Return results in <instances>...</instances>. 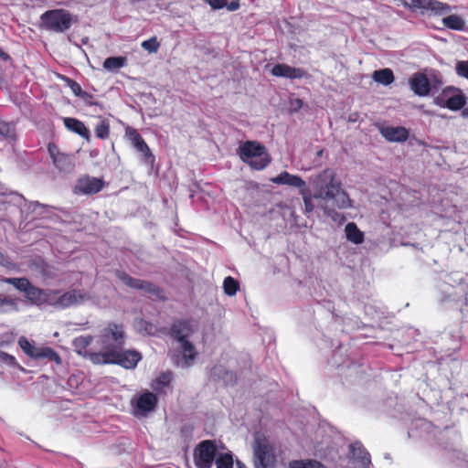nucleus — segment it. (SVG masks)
Returning <instances> with one entry per match:
<instances>
[{
	"label": "nucleus",
	"instance_id": "obj_1",
	"mask_svg": "<svg viewBox=\"0 0 468 468\" xmlns=\"http://www.w3.org/2000/svg\"><path fill=\"white\" fill-rule=\"evenodd\" d=\"M314 189V197L324 201L332 200L339 209L353 207V200L342 188L341 181L336 178L335 172L331 168L324 169L310 177Z\"/></svg>",
	"mask_w": 468,
	"mask_h": 468
},
{
	"label": "nucleus",
	"instance_id": "obj_2",
	"mask_svg": "<svg viewBox=\"0 0 468 468\" xmlns=\"http://www.w3.org/2000/svg\"><path fill=\"white\" fill-rule=\"evenodd\" d=\"M408 436L412 439L430 440L432 438L443 449L453 452H456L455 446L461 441V435L454 428L445 427L442 431H439L431 421L423 418H418L411 421Z\"/></svg>",
	"mask_w": 468,
	"mask_h": 468
},
{
	"label": "nucleus",
	"instance_id": "obj_3",
	"mask_svg": "<svg viewBox=\"0 0 468 468\" xmlns=\"http://www.w3.org/2000/svg\"><path fill=\"white\" fill-rule=\"evenodd\" d=\"M236 153L244 164L256 171L265 169L271 162L266 146L256 140L240 142Z\"/></svg>",
	"mask_w": 468,
	"mask_h": 468
},
{
	"label": "nucleus",
	"instance_id": "obj_4",
	"mask_svg": "<svg viewBox=\"0 0 468 468\" xmlns=\"http://www.w3.org/2000/svg\"><path fill=\"white\" fill-rule=\"evenodd\" d=\"M410 90L418 97L433 96L442 86L441 75L433 69L417 71L408 79Z\"/></svg>",
	"mask_w": 468,
	"mask_h": 468
},
{
	"label": "nucleus",
	"instance_id": "obj_5",
	"mask_svg": "<svg viewBox=\"0 0 468 468\" xmlns=\"http://www.w3.org/2000/svg\"><path fill=\"white\" fill-rule=\"evenodd\" d=\"M142 358L139 351L122 347L116 351L93 354L91 362L94 365H118L125 369H134Z\"/></svg>",
	"mask_w": 468,
	"mask_h": 468
},
{
	"label": "nucleus",
	"instance_id": "obj_6",
	"mask_svg": "<svg viewBox=\"0 0 468 468\" xmlns=\"http://www.w3.org/2000/svg\"><path fill=\"white\" fill-rule=\"evenodd\" d=\"M39 21L40 27L47 31L65 33L78 22V16L67 9L54 8L42 13Z\"/></svg>",
	"mask_w": 468,
	"mask_h": 468
},
{
	"label": "nucleus",
	"instance_id": "obj_7",
	"mask_svg": "<svg viewBox=\"0 0 468 468\" xmlns=\"http://www.w3.org/2000/svg\"><path fill=\"white\" fill-rule=\"evenodd\" d=\"M438 289L441 292V302L457 301L468 288V274L452 271L441 276Z\"/></svg>",
	"mask_w": 468,
	"mask_h": 468
},
{
	"label": "nucleus",
	"instance_id": "obj_8",
	"mask_svg": "<svg viewBox=\"0 0 468 468\" xmlns=\"http://www.w3.org/2000/svg\"><path fill=\"white\" fill-rule=\"evenodd\" d=\"M99 345L101 346V352L116 351L124 346L125 332L122 324L110 323L104 327L98 339Z\"/></svg>",
	"mask_w": 468,
	"mask_h": 468
},
{
	"label": "nucleus",
	"instance_id": "obj_9",
	"mask_svg": "<svg viewBox=\"0 0 468 468\" xmlns=\"http://www.w3.org/2000/svg\"><path fill=\"white\" fill-rule=\"evenodd\" d=\"M434 102L441 108L457 112L466 105L467 97L461 89L447 86L435 97Z\"/></svg>",
	"mask_w": 468,
	"mask_h": 468
},
{
	"label": "nucleus",
	"instance_id": "obj_10",
	"mask_svg": "<svg viewBox=\"0 0 468 468\" xmlns=\"http://www.w3.org/2000/svg\"><path fill=\"white\" fill-rule=\"evenodd\" d=\"M115 275L125 286L129 288L140 290L156 299L163 300L165 298L163 289L150 281L134 278L126 271L121 270H117Z\"/></svg>",
	"mask_w": 468,
	"mask_h": 468
},
{
	"label": "nucleus",
	"instance_id": "obj_11",
	"mask_svg": "<svg viewBox=\"0 0 468 468\" xmlns=\"http://www.w3.org/2000/svg\"><path fill=\"white\" fill-rule=\"evenodd\" d=\"M158 401L159 399L157 395L148 389H144L136 393L131 399L133 416L137 418L148 416L151 412L155 410Z\"/></svg>",
	"mask_w": 468,
	"mask_h": 468
},
{
	"label": "nucleus",
	"instance_id": "obj_12",
	"mask_svg": "<svg viewBox=\"0 0 468 468\" xmlns=\"http://www.w3.org/2000/svg\"><path fill=\"white\" fill-rule=\"evenodd\" d=\"M90 298L89 294L81 290L72 289L61 293L58 290H53L50 306L58 310H64L71 306L83 303Z\"/></svg>",
	"mask_w": 468,
	"mask_h": 468
},
{
	"label": "nucleus",
	"instance_id": "obj_13",
	"mask_svg": "<svg viewBox=\"0 0 468 468\" xmlns=\"http://www.w3.org/2000/svg\"><path fill=\"white\" fill-rule=\"evenodd\" d=\"M18 346L27 356L33 359H48L58 365L62 363L59 354L55 349L50 346H36L26 336H21L18 339Z\"/></svg>",
	"mask_w": 468,
	"mask_h": 468
},
{
	"label": "nucleus",
	"instance_id": "obj_14",
	"mask_svg": "<svg viewBox=\"0 0 468 468\" xmlns=\"http://www.w3.org/2000/svg\"><path fill=\"white\" fill-rule=\"evenodd\" d=\"M218 453V447L214 440H204L198 442L193 452L194 463L197 468H211Z\"/></svg>",
	"mask_w": 468,
	"mask_h": 468
},
{
	"label": "nucleus",
	"instance_id": "obj_15",
	"mask_svg": "<svg viewBox=\"0 0 468 468\" xmlns=\"http://www.w3.org/2000/svg\"><path fill=\"white\" fill-rule=\"evenodd\" d=\"M402 5L410 10H420L422 15L431 11L435 16H444L452 11V6L438 0H401Z\"/></svg>",
	"mask_w": 468,
	"mask_h": 468
},
{
	"label": "nucleus",
	"instance_id": "obj_16",
	"mask_svg": "<svg viewBox=\"0 0 468 468\" xmlns=\"http://www.w3.org/2000/svg\"><path fill=\"white\" fill-rule=\"evenodd\" d=\"M253 462L255 468H274L276 455L269 444L256 441L253 447Z\"/></svg>",
	"mask_w": 468,
	"mask_h": 468
},
{
	"label": "nucleus",
	"instance_id": "obj_17",
	"mask_svg": "<svg viewBox=\"0 0 468 468\" xmlns=\"http://www.w3.org/2000/svg\"><path fill=\"white\" fill-rule=\"evenodd\" d=\"M47 150L54 166L61 173H70L74 163L69 154L59 151L58 145L52 142L48 144Z\"/></svg>",
	"mask_w": 468,
	"mask_h": 468
},
{
	"label": "nucleus",
	"instance_id": "obj_18",
	"mask_svg": "<svg viewBox=\"0 0 468 468\" xmlns=\"http://www.w3.org/2000/svg\"><path fill=\"white\" fill-rule=\"evenodd\" d=\"M126 133L133 144V146L142 154V161L146 165L154 166L155 156L143 136L135 129L129 128Z\"/></svg>",
	"mask_w": 468,
	"mask_h": 468
},
{
	"label": "nucleus",
	"instance_id": "obj_19",
	"mask_svg": "<svg viewBox=\"0 0 468 468\" xmlns=\"http://www.w3.org/2000/svg\"><path fill=\"white\" fill-rule=\"evenodd\" d=\"M126 133L133 144V146L142 154V161L146 165L154 166L155 156L143 136L135 129L129 128Z\"/></svg>",
	"mask_w": 468,
	"mask_h": 468
},
{
	"label": "nucleus",
	"instance_id": "obj_20",
	"mask_svg": "<svg viewBox=\"0 0 468 468\" xmlns=\"http://www.w3.org/2000/svg\"><path fill=\"white\" fill-rule=\"evenodd\" d=\"M105 182L99 177L85 176L77 180L74 192L82 195H94L104 187Z\"/></svg>",
	"mask_w": 468,
	"mask_h": 468
},
{
	"label": "nucleus",
	"instance_id": "obj_21",
	"mask_svg": "<svg viewBox=\"0 0 468 468\" xmlns=\"http://www.w3.org/2000/svg\"><path fill=\"white\" fill-rule=\"evenodd\" d=\"M272 76L289 80L308 78L309 74L302 68L292 67L285 63H277L271 69Z\"/></svg>",
	"mask_w": 468,
	"mask_h": 468
},
{
	"label": "nucleus",
	"instance_id": "obj_22",
	"mask_svg": "<svg viewBox=\"0 0 468 468\" xmlns=\"http://www.w3.org/2000/svg\"><path fill=\"white\" fill-rule=\"evenodd\" d=\"M354 468H370L371 457L360 441H355L349 445Z\"/></svg>",
	"mask_w": 468,
	"mask_h": 468
},
{
	"label": "nucleus",
	"instance_id": "obj_23",
	"mask_svg": "<svg viewBox=\"0 0 468 468\" xmlns=\"http://www.w3.org/2000/svg\"><path fill=\"white\" fill-rule=\"evenodd\" d=\"M52 292L53 290L51 289H41L31 283L25 293V297L32 305H50L49 299H51Z\"/></svg>",
	"mask_w": 468,
	"mask_h": 468
},
{
	"label": "nucleus",
	"instance_id": "obj_24",
	"mask_svg": "<svg viewBox=\"0 0 468 468\" xmlns=\"http://www.w3.org/2000/svg\"><path fill=\"white\" fill-rule=\"evenodd\" d=\"M378 132L390 143H404L410 137V131L404 126H380Z\"/></svg>",
	"mask_w": 468,
	"mask_h": 468
},
{
	"label": "nucleus",
	"instance_id": "obj_25",
	"mask_svg": "<svg viewBox=\"0 0 468 468\" xmlns=\"http://www.w3.org/2000/svg\"><path fill=\"white\" fill-rule=\"evenodd\" d=\"M271 181L276 185L296 187L299 190V194L305 191L308 187L306 182L300 176L290 174L287 171L281 172L272 177Z\"/></svg>",
	"mask_w": 468,
	"mask_h": 468
},
{
	"label": "nucleus",
	"instance_id": "obj_26",
	"mask_svg": "<svg viewBox=\"0 0 468 468\" xmlns=\"http://www.w3.org/2000/svg\"><path fill=\"white\" fill-rule=\"evenodd\" d=\"M210 379L215 382L222 381L226 386H233L237 382V376L235 372L219 364L211 367Z\"/></svg>",
	"mask_w": 468,
	"mask_h": 468
},
{
	"label": "nucleus",
	"instance_id": "obj_27",
	"mask_svg": "<svg viewBox=\"0 0 468 468\" xmlns=\"http://www.w3.org/2000/svg\"><path fill=\"white\" fill-rule=\"evenodd\" d=\"M192 333V324L186 319H177L170 327V336L176 342L188 339Z\"/></svg>",
	"mask_w": 468,
	"mask_h": 468
},
{
	"label": "nucleus",
	"instance_id": "obj_28",
	"mask_svg": "<svg viewBox=\"0 0 468 468\" xmlns=\"http://www.w3.org/2000/svg\"><path fill=\"white\" fill-rule=\"evenodd\" d=\"M329 363L336 368L346 367L350 370L354 369L357 373V368L362 367V365H358L357 363L350 360L346 355H344L342 344H338L337 347L333 351Z\"/></svg>",
	"mask_w": 468,
	"mask_h": 468
},
{
	"label": "nucleus",
	"instance_id": "obj_29",
	"mask_svg": "<svg viewBox=\"0 0 468 468\" xmlns=\"http://www.w3.org/2000/svg\"><path fill=\"white\" fill-rule=\"evenodd\" d=\"M63 124L71 133H76L87 142H90L91 136L90 131L80 120L75 117H64Z\"/></svg>",
	"mask_w": 468,
	"mask_h": 468
},
{
	"label": "nucleus",
	"instance_id": "obj_30",
	"mask_svg": "<svg viewBox=\"0 0 468 468\" xmlns=\"http://www.w3.org/2000/svg\"><path fill=\"white\" fill-rule=\"evenodd\" d=\"M173 381V373L172 371L166 370L161 372L152 382L151 388L155 392L154 394L158 395H166V388H171V384Z\"/></svg>",
	"mask_w": 468,
	"mask_h": 468
},
{
	"label": "nucleus",
	"instance_id": "obj_31",
	"mask_svg": "<svg viewBox=\"0 0 468 468\" xmlns=\"http://www.w3.org/2000/svg\"><path fill=\"white\" fill-rule=\"evenodd\" d=\"M92 341H93V337L90 335H80L73 339L72 346L74 347V350L77 352V354H79L80 356H83L84 358H88L91 361L92 355L97 353V352H90L88 350V347L92 343Z\"/></svg>",
	"mask_w": 468,
	"mask_h": 468
},
{
	"label": "nucleus",
	"instance_id": "obj_32",
	"mask_svg": "<svg viewBox=\"0 0 468 468\" xmlns=\"http://www.w3.org/2000/svg\"><path fill=\"white\" fill-rule=\"evenodd\" d=\"M345 236L347 241L360 245L364 242L365 234L361 231L355 222H348L345 227Z\"/></svg>",
	"mask_w": 468,
	"mask_h": 468
},
{
	"label": "nucleus",
	"instance_id": "obj_33",
	"mask_svg": "<svg viewBox=\"0 0 468 468\" xmlns=\"http://www.w3.org/2000/svg\"><path fill=\"white\" fill-rule=\"evenodd\" d=\"M372 80L378 84L389 86L395 81V75L391 69L383 68L372 73Z\"/></svg>",
	"mask_w": 468,
	"mask_h": 468
},
{
	"label": "nucleus",
	"instance_id": "obj_34",
	"mask_svg": "<svg viewBox=\"0 0 468 468\" xmlns=\"http://www.w3.org/2000/svg\"><path fill=\"white\" fill-rule=\"evenodd\" d=\"M178 343L182 349L183 367H189L197 356L195 346L189 339L182 340Z\"/></svg>",
	"mask_w": 468,
	"mask_h": 468
},
{
	"label": "nucleus",
	"instance_id": "obj_35",
	"mask_svg": "<svg viewBox=\"0 0 468 468\" xmlns=\"http://www.w3.org/2000/svg\"><path fill=\"white\" fill-rule=\"evenodd\" d=\"M127 65V58L124 56H111L104 59L102 67L106 71L117 72Z\"/></svg>",
	"mask_w": 468,
	"mask_h": 468
},
{
	"label": "nucleus",
	"instance_id": "obj_36",
	"mask_svg": "<svg viewBox=\"0 0 468 468\" xmlns=\"http://www.w3.org/2000/svg\"><path fill=\"white\" fill-rule=\"evenodd\" d=\"M442 24L445 27L455 31H464L465 29L464 19L455 14L444 16L442 18Z\"/></svg>",
	"mask_w": 468,
	"mask_h": 468
},
{
	"label": "nucleus",
	"instance_id": "obj_37",
	"mask_svg": "<svg viewBox=\"0 0 468 468\" xmlns=\"http://www.w3.org/2000/svg\"><path fill=\"white\" fill-rule=\"evenodd\" d=\"M4 283L13 285L17 291L26 293L30 286V281L26 277H7L1 280Z\"/></svg>",
	"mask_w": 468,
	"mask_h": 468
},
{
	"label": "nucleus",
	"instance_id": "obj_38",
	"mask_svg": "<svg viewBox=\"0 0 468 468\" xmlns=\"http://www.w3.org/2000/svg\"><path fill=\"white\" fill-rule=\"evenodd\" d=\"M318 208H320L324 212V215L325 217L330 218L338 226L343 225L346 221V218L343 213L336 211L335 208L330 207L327 205H322L318 207Z\"/></svg>",
	"mask_w": 468,
	"mask_h": 468
},
{
	"label": "nucleus",
	"instance_id": "obj_39",
	"mask_svg": "<svg viewBox=\"0 0 468 468\" xmlns=\"http://www.w3.org/2000/svg\"><path fill=\"white\" fill-rule=\"evenodd\" d=\"M234 455L231 452H218L215 458L214 463L217 465V468H233L234 464Z\"/></svg>",
	"mask_w": 468,
	"mask_h": 468
},
{
	"label": "nucleus",
	"instance_id": "obj_40",
	"mask_svg": "<svg viewBox=\"0 0 468 468\" xmlns=\"http://www.w3.org/2000/svg\"><path fill=\"white\" fill-rule=\"evenodd\" d=\"M0 136L5 139H16V123L7 122L0 117Z\"/></svg>",
	"mask_w": 468,
	"mask_h": 468
},
{
	"label": "nucleus",
	"instance_id": "obj_41",
	"mask_svg": "<svg viewBox=\"0 0 468 468\" xmlns=\"http://www.w3.org/2000/svg\"><path fill=\"white\" fill-rule=\"evenodd\" d=\"M223 290L228 296H234L239 291V282L232 276H227L223 281Z\"/></svg>",
	"mask_w": 468,
	"mask_h": 468
},
{
	"label": "nucleus",
	"instance_id": "obj_42",
	"mask_svg": "<svg viewBox=\"0 0 468 468\" xmlns=\"http://www.w3.org/2000/svg\"><path fill=\"white\" fill-rule=\"evenodd\" d=\"M26 207L27 214H34L35 216L32 218H35L37 216H41L45 213V209L48 207L47 205H44L38 201H28L27 200V205H24Z\"/></svg>",
	"mask_w": 468,
	"mask_h": 468
},
{
	"label": "nucleus",
	"instance_id": "obj_43",
	"mask_svg": "<svg viewBox=\"0 0 468 468\" xmlns=\"http://www.w3.org/2000/svg\"><path fill=\"white\" fill-rule=\"evenodd\" d=\"M442 337L449 338L452 342V345L448 346V350H455L458 346L457 344L462 337L459 327L455 325L452 328L445 330L442 333Z\"/></svg>",
	"mask_w": 468,
	"mask_h": 468
},
{
	"label": "nucleus",
	"instance_id": "obj_44",
	"mask_svg": "<svg viewBox=\"0 0 468 468\" xmlns=\"http://www.w3.org/2000/svg\"><path fill=\"white\" fill-rule=\"evenodd\" d=\"M290 468H325L323 463L316 460H295L292 461L289 464Z\"/></svg>",
	"mask_w": 468,
	"mask_h": 468
},
{
	"label": "nucleus",
	"instance_id": "obj_45",
	"mask_svg": "<svg viewBox=\"0 0 468 468\" xmlns=\"http://www.w3.org/2000/svg\"><path fill=\"white\" fill-rule=\"evenodd\" d=\"M6 196L7 199L5 202L11 203L16 207L20 208L21 213H24V205H27V199L22 194L17 192H10L8 194H3Z\"/></svg>",
	"mask_w": 468,
	"mask_h": 468
},
{
	"label": "nucleus",
	"instance_id": "obj_46",
	"mask_svg": "<svg viewBox=\"0 0 468 468\" xmlns=\"http://www.w3.org/2000/svg\"><path fill=\"white\" fill-rule=\"evenodd\" d=\"M95 134L99 139L105 140L110 134V124L106 120H101L95 127Z\"/></svg>",
	"mask_w": 468,
	"mask_h": 468
},
{
	"label": "nucleus",
	"instance_id": "obj_47",
	"mask_svg": "<svg viewBox=\"0 0 468 468\" xmlns=\"http://www.w3.org/2000/svg\"><path fill=\"white\" fill-rule=\"evenodd\" d=\"M303 197V204H304V214L309 215L314 210V205L313 203L314 195L312 196L309 188L307 187L305 191L300 193Z\"/></svg>",
	"mask_w": 468,
	"mask_h": 468
},
{
	"label": "nucleus",
	"instance_id": "obj_48",
	"mask_svg": "<svg viewBox=\"0 0 468 468\" xmlns=\"http://www.w3.org/2000/svg\"><path fill=\"white\" fill-rule=\"evenodd\" d=\"M141 47L149 53H156L160 48V43L155 36L144 40Z\"/></svg>",
	"mask_w": 468,
	"mask_h": 468
},
{
	"label": "nucleus",
	"instance_id": "obj_49",
	"mask_svg": "<svg viewBox=\"0 0 468 468\" xmlns=\"http://www.w3.org/2000/svg\"><path fill=\"white\" fill-rule=\"evenodd\" d=\"M8 308L14 311H18L16 301L8 297L0 296V314L6 313Z\"/></svg>",
	"mask_w": 468,
	"mask_h": 468
},
{
	"label": "nucleus",
	"instance_id": "obj_50",
	"mask_svg": "<svg viewBox=\"0 0 468 468\" xmlns=\"http://www.w3.org/2000/svg\"><path fill=\"white\" fill-rule=\"evenodd\" d=\"M60 79L65 82L66 86L71 90L76 97H80L83 92L81 86L74 80L67 76H61Z\"/></svg>",
	"mask_w": 468,
	"mask_h": 468
},
{
	"label": "nucleus",
	"instance_id": "obj_51",
	"mask_svg": "<svg viewBox=\"0 0 468 468\" xmlns=\"http://www.w3.org/2000/svg\"><path fill=\"white\" fill-rule=\"evenodd\" d=\"M0 362L11 368H18L20 370H23V367L17 363L16 358L6 352H4L1 355Z\"/></svg>",
	"mask_w": 468,
	"mask_h": 468
},
{
	"label": "nucleus",
	"instance_id": "obj_52",
	"mask_svg": "<svg viewBox=\"0 0 468 468\" xmlns=\"http://www.w3.org/2000/svg\"><path fill=\"white\" fill-rule=\"evenodd\" d=\"M455 72L459 77L468 80V59L457 60L455 63Z\"/></svg>",
	"mask_w": 468,
	"mask_h": 468
},
{
	"label": "nucleus",
	"instance_id": "obj_53",
	"mask_svg": "<svg viewBox=\"0 0 468 468\" xmlns=\"http://www.w3.org/2000/svg\"><path fill=\"white\" fill-rule=\"evenodd\" d=\"M317 305L318 307H321L324 309L328 314L330 315L331 319H334L335 317V304L331 300H317Z\"/></svg>",
	"mask_w": 468,
	"mask_h": 468
},
{
	"label": "nucleus",
	"instance_id": "obj_54",
	"mask_svg": "<svg viewBox=\"0 0 468 468\" xmlns=\"http://www.w3.org/2000/svg\"><path fill=\"white\" fill-rule=\"evenodd\" d=\"M79 98H80L87 105H97V102L94 101L93 95L85 90H83V92L80 95Z\"/></svg>",
	"mask_w": 468,
	"mask_h": 468
},
{
	"label": "nucleus",
	"instance_id": "obj_55",
	"mask_svg": "<svg viewBox=\"0 0 468 468\" xmlns=\"http://www.w3.org/2000/svg\"><path fill=\"white\" fill-rule=\"evenodd\" d=\"M239 6V0H231L230 2L227 1V4L225 5V7L231 12L238 10Z\"/></svg>",
	"mask_w": 468,
	"mask_h": 468
},
{
	"label": "nucleus",
	"instance_id": "obj_56",
	"mask_svg": "<svg viewBox=\"0 0 468 468\" xmlns=\"http://www.w3.org/2000/svg\"><path fill=\"white\" fill-rule=\"evenodd\" d=\"M303 101L300 99L294 100V101L292 102V106L293 107V111H298L303 107Z\"/></svg>",
	"mask_w": 468,
	"mask_h": 468
},
{
	"label": "nucleus",
	"instance_id": "obj_57",
	"mask_svg": "<svg viewBox=\"0 0 468 468\" xmlns=\"http://www.w3.org/2000/svg\"><path fill=\"white\" fill-rule=\"evenodd\" d=\"M463 318L468 320V295L466 296L465 305L461 309Z\"/></svg>",
	"mask_w": 468,
	"mask_h": 468
},
{
	"label": "nucleus",
	"instance_id": "obj_58",
	"mask_svg": "<svg viewBox=\"0 0 468 468\" xmlns=\"http://www.w3.org/2000/svg\"><path fill=\"white\" fill-rule=\"evenodd\" d=\"M0 59L3 61H8L11 57L0 48Z\"/></svg>",
	"mask_w": 468,
	"mask_h": 468
},
{
	"label": "nucleus",
	"instance_id": "obj_59",
	"mask_svg": "<svg viewBox=\"0 0 468 468\" xmlns=\"http://www.w3.org/2000/svg\"><path fill=\"white\" fill-rule=\"evenodd\" d=\"M9 263L7 258L0 251V265L7 266Z\"/></svg>",
	"mask_w": 468,
	"mask_h": 468
},
{
	"label": "nucleus",
	"instance_id": "obj_60",
	"mask_svg": "<svg viewBox=\"0 0 468 468\" xmlns=\"http://www.w3.org/2000/svg\"><path fill=\"white\" fill-rule=\"evenodd\" d=\"M11 342V339H4V336L0 337V346H5Z\"/></svg>",
	"mask_w": 468,
	"mask_h": 468
},
{
	"label": "nucleus",
	"instance_id": "obj_61",
	"mask_svg": "<svg viewBox=\"0 0 468 468\" xmlns=\"http://www.w3.org/2000/svg\"><path fill=\"white\" fill-rule=\"evenodd\" d=\"M357 113H352L348 117V122H356Z\"/></svg>",
	"mask_w": 468,
	"mask_h": 468
},
{
	"label": "nucleus",
	"instance_id": "obj_62",
	"mask_svg": "<svg viewBox=\"0 0 468 468\" xmlns=\"http://www.w3.org/2000/svg\"><path fill=\"white\" fill-rule=\"evenodd\" d=\"M462 116L468 119V106L462 109Z\"/></svg>",
	"mask_w": 468,
	"mask_h": 468
},
{
	"label": "nucleus",
	"instance_id": "obj_63",
	"mask_svg": "<svg viewBox=\"0 0 468 468\" xmlns=\"http://www.w3.org/2000/svg\"><path fill=\"white\" fill-rule=\"evenodd\" d=\"M236 465H237V468H247V466L245 465L244 463H242L241 461L239 460H237L236 461Z\"/></svg>",
	"mask_w": 468,
	"mask_h": 468
},
{
	"label": "nucleus",
	"instance_id": "obj_64",
	"mask_svg": "<svg viewBox=\"0 0 468 468\" xmlns=\"http://www.w3.org/2000/svg\"><path fill=\"white\" fill-rule=\"evenodd\" d=\"M323 153H324V151L321 149V150H319V151L317 152V155H318V156H322Z\"/></svg>",
	"mask_w": 468,
	"mask_h": 468
}]
</instances>
